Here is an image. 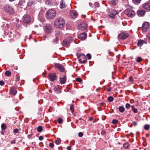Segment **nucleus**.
I'll return each instance as SVG.
<instances>
[{
	"instance_id": "f257e3e1",
	"label": "nucleus",
	"mask_w": 150,
	"mask_h": 150,
	"mask_svg": "<svg viewBox=\"0 0 150 150\" xmlns=\"http://www.w3.org/2000/svg\"><path fill=\"white\" fill-rule=\"evenodd\" d=\"M65 23L64 20L62 18H57L54 22V25L57 28H62Z\"/></svg>"
},
{
	"instance_id": "f03ea898",
	"label": "nucleus",
	"mask_w": 150,
	"mask_h": 150,
	"mask_svg": "<svg viewBox=\"0 0 150 150\" xmlns=\"http://www.w3.org/2000/svg\"><path fill=\"white\" fill-rule=\"evenodd\" d=\"M44 31L45 33V37H47L49 35L52 33V27L50 24H46L43 26Z\"/></svg>"
},
{
	"instance_id": "7ed1b4c3",
	"label": "nucleus",
	"mask_w": 150,
	"mask_h": 150,
	"mask_svg": "<svg viewBox=\"0 0 150 150\" xmlns=\"http://www.w3.org/2000/svg\"><path fill=\"white\" fill-rule=\"evenodd\" d=\"M56 15V11L53 9H50L46 13V16L47 18L51 19L54 18Z\"/></svg>"
},
{
	"instance_id": "20e7f679",
	"label": "nucleus",
	"mask_w": 150,
	"mask_h": 150,
	"mask_svg": "<svg viewBox=\"0 0 150 150\" xmlns=\"http://www.w3.org/2000/svg\"><path fill=\"white\" fill-rule=\"evenodd\" d=\"M32 21L30 17L28 15H24L23 17V21L24 25H26L27 24L30 23Z\"/></svg>"
},
{
	"instance_id": "39448f33",
	"label": "nucleus",
	"mask_w": 150,
	"mask_h": 150,
	"mask_svg": "<svg viewBox=\"0 0 150 150\" xmlns=\"http://www.w3.org/2000/svg\"><path fill=\"white\" fill-rule=\"evenodd\" d=\"M125 13L127 16L129 17H133L135 14V12L134 10L129 8L125 10Z\"/></svg>"
},
{
	"instance_id": "423d86ee",
	"label": "nucleus",
	"mask_w": 150,
	"mask_h": 150,
	"mask_svg": "<svg viewBox=\"0 0 150 150\" xmlns=\"http://www.w3.org/2000/svg\"><path fill=\"white\" fill-rule=\"evenodd\" d=\"M4 10L9 13L12 14L14 13V11L12 7L8 4L6 5L4 8Z\"/></svg>"
},
{
	"instance_id": "0eeeda50",
	"label": "nucleus",
	"mask_w": 150,
	"mask_h": 150,
	"mask_svg": "<svg viewBox=\"0 0 150 150\" xmlns=\"http://www.w3.org/2000/svg\"><path fill=\"white\" fill-rule=\"evenodd\" d=\"M78 58L79 62L81 63H84L87 61V59L85 55L83 54H80L78 56Z\"/></svg>"
},
{
	"instance_id": "6e6552de",
	"label": "nucleus",
	"mask_w": 150,
	"mask_h": 150,
	"mask_svg": "<svg viewBox=\"0 0 150 150\" xmlns=\"http://www.w3.org/2000/svg\"><path fill=\"white\" fill-rule=\"evenodd\" d=\"M72 39V38L69 37L64 40L62 42L63 46L67 47H69L70 45V43L71 42Z\"/></svg>"
},
{
	"instance_id": "1a4fd4ad",
	"label": "nucleus",
	"mask_w": 150,
	"mask_h": 150,
	"mask_svg": "<svg viewBox=\"0 0 150 150\" xmlns=\"http://www.w3.org/2000/svg\"><path fill=\"white\" fill-rule=\"evenodd\" d=\"M107 11L110 13V15H109V17H111L112 18H113L114 17V16L117 14V12L114 9H107Z\"/></svg>"
},
{
	"instance_id": "9d476101",
	"label": "nucleus",
	"mask_w": 150,
	"mask_h": 150,
	"mask_svg": "<svg viewBox=\"0 0 150 150\" xmlns=\"http://www.w3.org/2000/svg\"><path fill=\"white\" fill-rule=\"evenodd\" d=\"M129 36V34L127 33L122 32L120 33L118 35V38L121 40H125Z\"/></svg>"
},
{
	"instance_id": "9b49d317",
	"label": "nucleus",
	"mask_w": 150,
	"mask_h": 150,
	"mask_svg": "<svg viewBox=\"0 0 150 150\" xmlns=\"http://www.w3.org/2000/svg\"><path fill=\"white\" fill-rule=\"evenodd\" d=\"M60 82L61 84H64L67 81V76L66 74L64 73V74L59 78Z\"/></svg>"
},
{
	"instance_id": "f8f14e48",
	"label": "nucleus",
	"mask_w": 150,
	"mask_h": 150,
	"mask_svg": "<svg viewBox=\"0 0 150 150\" xmlns=\"http://www.w3.org/2000/svg\"><path fill=\"white\" fill-rule=\"evenodd\" d=\"M109 4L112 6L115 7L118 4V1L117 0H110L109 1Z\"/></svg>"
},
{
	"instance_id": "ddd939ff",
	"label": "nucleus",
	"mask_w": 150,
	"mask_h": 150,
	"mask_svg": "<svg viewBox=\"0 0 150 150\" xmlns=\"http://www.w3.org/2000/svg\"><path fill=\"white\" fill-rule=\"evenodd\" d=\"M54 65L55 67L57 68L59 71L63 72L64 71V67L61 64L59 63H55Z\"/></svg>"
},
{
	"instance_id": "4468645a",
	"label": "nucleus",
	"mask_w": 150,
	"mask_h": 150,
	"mask_svg": "<svg viewBox=\"0 0 150 150\" xmlns=\"http://www.w3.org/2000/svg\"><path fill=\"white\" fill-rule=\"evenodd\" d=\"M54 65L55 67L57 68L59 71L63 72L64 71V67L61 64L59 63H55Z\"/></svg>"
},
{
	"instance_id": "2eb2a0df",
	"label": "nucleus",
	"mask_w": 150,
	"mask_h": 150,
	"mask_svg": "<svg viewBox=\"0 0 150 150\" xmlns=\"http://www.w3.org/2000/svg\"><path fill=\"white\" fill-rule=\"evenodd\" d=\"M70 14L71 18H76L78 15V13L75 10H72L70 11Z\"/></svg>"
},
{
	"instance_id": "dca6fc26",
	"label": "nucleus",
	"mask_w": 150,
	"mask_h": 150,
	"mask_svg": "<svg viewBox=\"0 0 150 150\" xmlns=\"http://www.w3.org/2000/svg\"><path fill=\"white\" fill-rule=\"evenodd\" d=\"M79 29L81 30H84L86 29L87 28V25L84 23H82L80 24L78 26Z\"/></svg>"
},
{
	"instance_id": "f3484780",
	"label": "nucleus",
	"mask_w": 150,
	"mask_h": 150,
	"mask_svg": "<svg viewBox=\"0 0 150 150\" xmlns=\"http://www.w3.org/2000/svg\"><path fill=\"white\" fill-rule=\"evenodd\" d=\"M49 78L50 80L52 81L56 79L57 76L56 74L54 73H50L49 74Z\"/></svg>"
},
{
	"instance_id": "a211bd4d",
	"label": "nucleus",
	"mask_w": 150,
	"mask_h": 150,
	"mask_svg": "<svg viewBox=\"0 0 150 150\" xmlns=\"http://www.w3.org/2000/svg\"><path fill=\"white\" fill-rule=\"evenodd\" d=\"M149 27V23L147 22L144 23L142 25V28L143 31H146Z\"/></svg>"
},
{
	"instance_id": "6ab92c4d",
	"label": "nucleus",
	"mask_w": 150,
	"mask_h": 150,
	"mask_svg": "<svg viewBox=\"0 0 150 150\" xmlns=\"http://www.w3.org/2000/svg\"><path fill=\"white\" fill-rule=\"evenodd\" d=\"M87 37V34L85 33H81L79 35V38L80 39L83 40H85Z\"/></svg>"
},
{
	"instance_id": "aec40b11",
	"label": "nucleus",
	"mask_w": 150,
	"mask_h": 150,
	"mask_svg": "<svg viewBox=\"0 0 150 150\" xmlns=\"http://www.w3.org/2000/svg\"><path fill=\"white\" fill-rule=\"evenodd\" d=\"M142 7L150 11V3H146L143 4Z\"/></svg>"
},
{
	"instance_id": "412c9836",
	"label": "nucleus",
	"mask_w": 150,
	"mask_h": 150,
	"mask_svg": "<svg viewBox=\"0 0 150 150\" xmlns=\"http://www.w3.org/2000/svg\"><path fill=\"white\" fill-rule=\"evenodd\" d=\"M145 13V11L144 9H139L137 12V14L138 16H140L144 15Z\"/></svg>"
},
{
	"instance_id": "4be33fe9",
	"label": "nucleus",
	"mask_w": 150,
	"mask_h": 150,
	"mask_svg": "<svg viewBox=\"0 0 150 150\" xmlns=\"http://www.w3.org/2000/svg\"><path fill=\"white\" fill-rule=\"evenodd\" d=\"M67 6L64 0H61L60 2L59 7L61 9L65 8Z\"/></svg>"
},
{
	"instance_id": "5701e85b",
	"label": "nucleus",
	"mask_w": 150,
	"mask_h": 150,
	"mask_svg": "<svg viewBox=\"0 0 150 150\" xmlns=\"http://www.w3.org/2000/svg\"><path fill=\"white\" fill-rule=\"evenodd\" d=\"M10 93L11 94L14 96L17 93V91L13 88H11L10 89Z\"/></svg>"
},
{
	"instance_id": "b1692460",
	"label": "nucleus",
	"mask_w": 150,
	"mask_h": 150,
	"mask_svg": "<svg viewBox=\"0 0 150 150\" xmlns=\"http://www.w3.org/2000/svg\"><path fill=\"white\" fill-rule=\"evenodd\" d=\"M145 42L144 40H140L138 41L137 45L139 47H141Z\"/></svg>"
},
{
	"instance_id": "393cba45",
	"label": "nucleus",
	"mask_w": 150,
	"mask_h": 150,
	"mask_svg": "<svg viewBox=\"0 0 150 150\" xmlns=\"http://www.w3.org/2000/svg\"><path fill=\"white\" fill-rule=\"evenodd\" d=\"M62 35V33L61 32L57 31L56 32V34H55V36L57 37V38H58L61 37Z\"/></svg>"
},
{
	"instance_id": "a878e982",
	"label": "nucleus",
	"mask_w": 150,
	"mask_h": 150,
	"mask_svg": "<svg viewBox=\"0 0 150 150\" xmlns=\"http://www.w3.org/2000/svg\"><path fill=\"white\" fill-rule=\"evenodd\" d=\"M130 146V145L128 143H126L123 145V147L125 149H128Z\"/></svg>"
},
{
	"instance_id": "bb28decb",
	"label": "nucleus",
	"mask_w": 150,
	"mask_h": 150,
	"mask_svg": "<svg viewBox=\"0 0 150 150\" xmlns=\"http://www.w3.org/2000/svg\"><path fill=\"white\" fill-rule=\"evenodd\" d=\"M118 110L120 112H123L124 111L125 109L123 107L120 106L118 108Z\"/></svg>"
},
{
	"instance_id": "cd10ccee",
	"label": "nucleus",
	"mask_w": 150,
	"mask_h": 150,
	"mask_svg": "<svg viewBox=\"0 0 150 150\" xmlns=\"http://www.w3.org/2000/svg\"><path fill=\"white\" fill-rule=\"evenodd\" d=\"M61 140L59 138H58L56 140L54 141V142L56 144H59L61 143Z\"/></svg>"
},
{
	"instance_id": "c85d7f7f",
	"label": "nucleus",
	"mask_w": 150,
	"mask_h": 150,
	"mask_svg": "<svg viewBox=\"0 0 150 150\" xmlns=\"http://www.w3.org/2000/svg\"><path fill=\"white\" fill-rule=\"evenodd\" d=\"M54 89L55 92L58 93H60L61 92L59 89L56 87H54Z\"/></svg>"
},
{
	"instance_id": "c756f323",
	"label": "nucleus",
	"mask_w": 150,
	"mask_h": 150,
	"mask_svg": "<svg viewBox=\"0 0 150 150\" xmlns=\"http://www.w3.org/2000/svg\"><path fill=\"white\" fill-rule=\"evenodd\" d=\"M5 75L7 76H10L11 74V72L9 71H7L5 72Z\"/></svg>"
},
{
	"instance_id": "7c9ffc66",
	"label": "nucleus",
	"mask_w": 150,
	"mask_h": 150,
	"mask_svg": "<svg viewBox=\"0 0 150 150\" xmlns=\"http://www.w3.org/2000/svg\"><path fill=\"white\" fill-rule=\"evenodd\" d=\"M33 4V2L32 0H29L27 4V5L29 6H30Z\"/></svg>"
},
{
	"instance_id": "2f4dec72",
	"label": "nucleus",
	"mask_w": 150,
	"mask_h": 150,
	"mask_svg": "<svg viewBox=\"0 0 150 150\" xmlns=\"http://www.w3.org/2000/svg\"><path fill=\"white\" fill-rule=\"evenodd\" d=\"M7 127L6 125L4 124H2L1 125V128L3 130H5L6 129Z\"/></svg>"
},
{
	"instance_id": "473e14b6",
	"label": "nucleus",
	"mask_w": 150,
	"mask_h": 150,
	"mask_svg": "<svg viewBox=\"0 0 150 150\" xmlns=\"http://www.w3.org/2000/svg\"><path fill=\"white\" fill-rule=\"evenodd\" d=\"M42 130V127L41 126H39L37 129V131L39 132H41Z\"/></svg>"
},
{
	"instance_id": "72a5a7b5",
	"label": "nucleus",
	"mask_w": 150,
	"mask_h": 150,
	"mask_svg": "<svg viewBox=\"0 0 150 150\" xmlns=\"http://www.w3.org/2000/svg\"><path fill=\"white\" fill-rule=\"evenodd\" d=\"M70 110L72 113H73L74 111V105L73 104L71 105L70 107Z\"/></svg>"
},
{
	"instance_id": "f704fd0d",
	"label": "nucleus",
	"mask_w": 150,
	"mask_h": 150,
	"mask_svg": "<svg viewBox=\"0 0 150 150\" xmlns=\"http://www.w3.org/2000/svg\"><path fill=\"white\" fill-rule=\"evenodd\" d=\"M107 99L108 101L111 102L113 100V98L112 96H110Z\"/></svg>"
},
{
	"instance_id": "c9c22d12",
	"label": "nucleus",
	"mask_w": 150,
	"mask_h": 150,
	"mask_svg": "<svg viewBox=\"0 0 150 150\" xmlns=\"http://www.w3.org/2000/svg\"><path fill=\"white\" fill-rule=\"evenodd\" d=\"M131 107L132 110H133L134 112L137 113V110L136 108L134 106H132Z\"/></svg>"
},
{
	"instance_id": "e433bc0d",
	"label": "nucleus",
	"mask_w": 150,
	"mask_h": 150,
	"mask_svg": "<svg viewBox=\"0 0 150 150\" xmlns=\"http://www.w3.org/2000/svg\"><path fill=\"white\" fill-rule=\"evenodd\" d=\"M123 4L125 5V6L128 5V2L127 0H124L123 2Z\"/></svg>"
},
{
	"instance_id": "4c0bfd02",
	"label": "nucleus",
	"mask_w": 150,
	"mask_h": 150,
	"mask_svg": "<svg viewBox=\"0 0 150 150\" xmlns=\"http://www.w3.org/2000/svg\"><path fill=\"white\" fill-rule=\"evenodd\" d=\"M149 126L148 125H144V129L146 130H148L149 129Z\"/></svg>"
},
{
	"instance_id": "58836bf2",
	"label": "nucleus",
	"mask_w": 150,
	"mask_h": 150,
	"mask_svg": "<svg viewBox=\"0 0 150 150\" xmlns=\"http://www.w3.org/2000/svg\"><path fill=\"white\" fill-rule=\"evenodd\" d=\"M58 122L59 124H61L63 122L62 119L61 118H59L58 119Z\"/></svg>"
},
{
	"instance_id": "ea45409f",
	"label": "nucleus",
	"mask_w": 150,
	"mask_h": 150,
	"mask_svg": "<svg viewBox=\"0 0 150 150\" xmlns=\"http://www.w3.org/2000/svg\"><path fill=\"white\" fill-rule=\"evenodd\" d=\"M112 122L113 124H116L118 123V121L117 120L114 119L112 121Z\"/></svg>"
},
{
	"instance_id": "a19ab883",
	"label": "nucleus",
	"mask_w": 150,
	"mask_h": 150,
	"mask_svg": "<svg viewBox=\"0 0 150 150\" xmlns=\"http://www.w3.org/2000/svg\"><path fill=\"white\" fill-rule=\"evenodd\" d=\"M142 60V58L140 57H138L136 60V61L137 62H140Z\"/></svg>"
},
{
	"instance_id": "79ce46f5",
	"label": "nucleus",
	"mask_w": 150,
	"mask_h": 150,
	"mask_svg": "<svg viewBox=\"0 0 150 150\" xmlns=\"http://www.w3.org/2000/svg\"><path fill=\"white\" fill-rule=\"evenodd\" d=\"M57 38L56 37V38L53 40V42L54 44H56L58 42V40Z\"/></svg>"
},
{
	"instance_id": "37998d69",
	"label": "nucleus",
	"mask_w": 150,
	"mask_h": 150,
	"mask_svg": "<svg viewBox=\"0 0 150 150\" xmlns=\"http://www.w3.org/2000/svg\"><path fill=\"white\" fill-rule=\"evenodd\" d=\"M131 105L130 104L127 103L125 105V107L126 108L128 109L130 108Z\"/></svg>"
},
{
	"instance_id": "c03bdc74",
	"label": "nucleus",
	"mask_w": 150,
	"mask_h": 150,
	"mask_svg": "<svg viewBox=\"0 0 150 150\" xmlns=\"http://www.w3.org/2000/svg\"><path fill=\"white\" fill-rule=\"evenodd\" d=\"M46 4H50L51 3V0H47L45 1Z\"/></svg>"
},
{
	"instance_id": "a18cd8bd",
	"label": "nucleus",
	"mask_w": 150,
	"mask_h": 150,
	"mask_svg": "<svg viewBox=\"0 0 150 150\" xmlns=\"http://www.w3.org/2000/svg\"><path fill=\"white\" fill-rule=\"evenodd\" d=\"M86 57L89 59H91V55L89 54H88L86 55Z\"/></svg>"
},
{
	"instance_id": "49530a36",
	"label": "nucleus",
	"mask_w": 150,
	"mask_h": 150,
	"mask_svg": "<svg viewBox=\"0 0 150 150\" xmlns=\"http://www.w3.org/2000/svg\"><path fill=\"white\" fill-rule=\"evenodd\" d=\"M76 81L78 82H81L82 81V79L80 78H77L76 79Z\"/></svg>"
},
{
	"instance_id": "de8ad7c7",
	"label": "nucleus",
	"mask_w": 150,
	"mask_h": 150,
	"mask_svg": "<svg viewBox=\"0 0 150 150\" xmlns=\"http://www.w3.org/2000/svg\"><path fill=\"white\" fill-rule=\"evenodd\" d=\"M49 146L51 148H53L54 147V144L52 143H50L49 144Z\"/></svg>"
},
{
	"instance_id": "09e8293b",
	"label": "nucleus",
	"mask_w": 150,
	"mask_h": 150,
	"mask_svg": "<svg viewBox=\"0 0 150 150\" xmlns=\"http://www.w3.org/2000/svg\"><path fill=\"white\" fill-rule=\"evenodd\" d=\"M95 6L96 7H98L99 6V3L97 2H96L94 3Z\"/></svg>"
},
{
	"instance_id": "8fccbe9b",
	"label": "nucleus",
	"mask_w": 150,
	"mask_h": 150,
	"mask_svg": "<svg viewBox=\"0 0 150 150\" xmlns=\"http://www.w3.org/2000/svg\"><path fill=\"white\" fill-rule=\"evenodd\" d=\"M19 129H16L13 130V132L15 133H18V132Z\"/></svg>"
},
{
	"instance_id": "3c124183",
	"label": "nucleus",
	"mask_w": 150,
	"mask_h": 150,
	"mask_svg": "<svg viewBox=\"0 0 150 150\" xmlns=\"http://www.w3.org/2000/svg\"><path fill=\"white\" fill-rule=\"evenodd\" d=\"M133 1L136 3H139L141 0H132Z\"/></svg>"
},
{
	"instance_id": "603ef678",
	"label": "nucleus",
	"mask_w": 150,
	"mask_h": 150,
	"mask_svg": "<svg viewBox=\"0 0 150 150\" xmlns=\"http://www.w3.org/2000/svg\"><path fill=\"white\" fill-rule=\"evenodd\" d=\"M78 135L79 136V137H82L83 135V133L81 132H79V134H78Z\"/></svg>"
},
{
	"instance_id": "864d4df0",
	"label": "nucleus",
	"mask_w": 150,
	"mask_h": 150,
	"mask_svg": "<svg viewBox=\"0 0 150 150\" xmlns=\"http://www.w3.org/2000/svg\"><path fill=\"white\" fill-rule=\"evenodd\" d=\"M4 84V82L3 81H0V85L1 86H3Z\"/></svg>"
},
{
	"instance_id": "5fc2aeb1",
	"label": "nucleus",
	"mask_w": 150,
	"mask_h": 150,
	"mask_svg": "<svg viewBox=\"0 0 150 150\" xmlns=\"http://www.w3.org/2000/svg\"><path fill=\"white\" fill-rule=\"evenodd\" d=\"M39 139L40 141H42L43 139V137L42 136H40L39 137Z\"/></svg>"
},
{
	"instance_id": "6e6d98bb",
	"label": "nucleus",
	"mask_w": 150,
	"mask_h": 150,
	"mask_svg": "<svg viewBox=\"0 0 150 150\" xmlns=\"http://www.w3.org/2000/svg\"><path fill=\"white\" fill-rule=\"evenodd\" d=\"M132 124L135 126L137 125V123L135 121H133L132 122Z\"/></svg>"
},
{
	"instance_id": "4d7b16f0",
	"label": "nucleus",
	"mask_w": 150,
	"mask_h": 150,
	"mask_svg": "<svg viewBox=\"0 0 150 150\" xmlns=\"http://www.w3.org/2000/svg\"><path fill=\"white\" fill-rule=\"evenodd\" d=\"M16 140H12L11 142V144H15L16 143Z\"/></svg>"
},
{
	"instance_id": "13d9d810",
	"label": "nucleus",
	"mask_w": 150,
	"mask_h": 150,
	"mask_svg": "<svg viewBox=\"0 0 150 150\" xmlns=\"http://www.w3.org/2000/svg\"><path fill=\"white\" fill-rule=\"evenodd\" d=\"M32 135V134H29L28 136V138L29 139H30L31 138Z\"/></svg>"
},
{
	"instance_id": "bf43d9fd",
	"label": "nucleus",
	"mask_w": 150,
	"mask_h": 150,
	"mask_svg": "<svg viewBox=\"0 0 150 150\" xmlns=\"http://www.w3.org/2000/svg\"><path fill=\"white\" fill-rule=\"evenodd\" d=\"M133 81L132 77H130L129 78V81L130 82H132Z\"/></svg>"
},
{
	"instance_id": "052dcab7",
	"label": "nucleus",
	"mask_w": 150,
	"mask_h": 150,
	"mask_svg": "<svg viewBox=\"0 0 150 150\" xmlns=\"http://www.w3.org/2000/svg\"><path fill=\"white\" fill-rule=\"evenodd\" d=\"M67 149L68 150H71V147L70 146H68L67 147Z\"/></svg>"
},
{
	"instance_id": "680f3d73",
	"label": "nucleus",
	"mask_w": 150,
	"mask_h": 150,
	"mask_svg": "<svg viewBox=\"0 0 150 150\" xmlns=\"http://www.w3.org/2000/svg\"><path fill=\"white\" fill-rule=\"evenodd\" d=\"M105 133V132L104 131V130H103L102 131V132H101V134H102V135H104Z\"/></svg>"
},
{
	"instance_id": "e2e57ef3",
	"label": "nucleus",
	"mask_w": 150,
	"mask_h": 150,
	"mask_svg": "<svg viewBox=\"0 0 150 150\" xmlns=\"http://www.w3.org/2000/svg\"><path fill=\"white\" fill-rule=\"evenodd\" d=\"M93 119V117H90L89 118V120L90 121H91Z\"/></svg>"
},
{
	"instance_id": "0e129e2a",
	"label": "nucleus",
	"mask_w": 150,
	"mask_h": 150,
	"mask_svg": "<svg viewBox=\"0 0 150 150\" xmlns=\"http://www.w3.org/2000/svg\"><path fill=\"white\" fill-rule=\"evenodd\" d=\"M107 91L108 92L110 91H111V88H108L107 89Z\"/></svg>"
},
{
	"instance_id": "69168bd1",
	"label": "nucleus",
	"mask_w": 150,
	"mask_h": 150,
	"mask_svg": "<svg viewBox=\"0 0 150 150\" xmlns=\"http://www.w3.org/2000/svg\"><path fill=\"white\" fill-rule=\"evenodd\" d=\"M147 37L150 40V35H148Z\"/></svg>"
},
{
	"instance_id": "338daca9",
	"label": "nucleus",
	"mask_w": 150,
	"mask_h": 150,
	"mask_svg": "<svg viewBox=\"0 0 150 150\" xmlns=\"http://www.w3.org/2000/svg\"><path fill=\"white\" fill-rule=\"evenodd\" d=\"M1 134L3 135H4V133L2 132H1Z\"/></svg>"
},
{
	"instance_id": "774afa93",
	"label": "nucleus",
	"mask_w": 150,
	"mask_h": 150,
	"mask_svg": "<svg viewBox=\"0 0 150 150\" xmlns=\"http://www.w3.org/2000/svg\"><path fill=\"white\" fill-rule=\"evenodd\" d=\"M80 120H81V118H80L79 119Z\"/></svg>"
}]
</instances>
